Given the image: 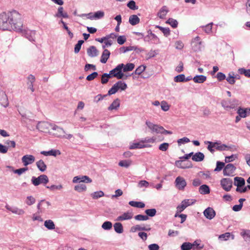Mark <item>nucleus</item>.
Listing matches in <instances>:
<instances>
[{"label": "nucleus", "mask_w": 250, "mask_h": 250, "mask_svg": "<svg viewBox=\"0 0 250 250\" xmlns=\"http://www.w3.org/2000/svg\"><path fill=\"white\" fill-rule=\"evenodd\" d=\"M35 203V199L32 196H29L27 197L26 203L30 206Z\"/></svg>", "instance_id": "64"}, {"label": "nucleus", "mask_w": 250, "mask_h": 250, "mask_svg": "<svg viewBox=\"0 0 250 250\" xmlns=\"http://www.w3.org/2000/svg\"><path fill=\"white\" fill-rule=\"evenodd\" d=\"M220 184L223 189L226 191H229L232 187V181L230 178H223L220 181Z\"/></svg>", "instance_id": "6"}, {"label": "nucleus", "mask_w": 250, "mask_h": 250, "mask_svg": "<svg viewBox=\"0 0 250 250\" xmlns=\"http://www.w3.org/2000/svg\"><path fill=\"white\" fill-rule=\"evenodd\" d=\"M135 220L138 221H146L149 218L147 215H144L142 214H138L134 217Z\"/></svg>", "instance_id": "54"}, {"label": "nucleus", "mask_w": 250, "mask_h": 250, "mask_svg": "<svg viewBox=\"0 0 250 250\" xmlns=\"http://www.w3.org/2000/svg\"><path fill=\"white\" fill-rule=\"evenodd\" d=\"M208 144L209 145L208 146V149L211 152L213 153L214 152V150L213 148H215L216 145H217V143H212L211 142H207Z\"/></svg>", "instance_id": "55"}, {"label": "nucleus", "mask_w": 250, "mask_h": 250, "mask_svg": "<svg viewBox=\"0 0 250 250\" xmlns=\"http://www.w3.org/2000/svg\"><path fill=\"white\" fill-rule=\"evenodd\" d=\"M151 229V228L150 227V225H136L134 226H132L130 228V231L131 232H135L137 231H140V230H145V231H149Z\"/></svg>", "instance_id": "9"}, {"label": "nucleus", "mask_w": 250, "mask_h": 250, "mask_svg": "<svg viewBox=\"0 0 250 250\" xmlns=\"http://www.w3.org/2000/svg\"><path fill=\"white\" fill-rule=\"evenodd\" d=\"M127 6L131 10H137L138 9V6H136L135 2L133 0L129 1L127 4Z\"/></svg>", "instance_id": "52"}, {"label": "nucleus", "mask_w": 250, "mask_h": 250, "mask_svg": "<svg viewBox=\"0 0 250 250\" xmlns=\"http://www.w3.org/2000/svg\"><path fill=\"white\" fill-rule=\"evenodd\" d=\"M250 110V109H248V108L243 109L242 108H239L237 111V113L240 117L245 118L247 116V113L248 112L249 113Z\"/></svg>", "instance_id": "31"}, {"label": "nucleus", "mask_w": 250, "mask_h": 250, "mask_svg": "<svg viewBox=\"0 0 250 250\" xmlns=\"http://www.w3.org/2000/svg\"><path fill=\"white\" fill-rule=\"evenodd\" d=\"M199 192L201 194H208L209 193V188L208 186L206 185H203L200 187Z\"/></svg>", "instance_id": "38"}, {"label": "nucleus", "mask_w": 250, "mask_h": 250, "mask_svg": "<svg viewBox=\"0 0 250 250\" xmlns=\"http://www.w3.org/2000/svg\"><path fill=\"white\" fill-rule=\"evenodd\" d=\"M202 42L199 37L197 36L192 41V46L194 50L197 51L200 50Z\"/></svg>", "instance_id": "14"}, {"label": "nucleus", "mask_w": 250, "mask_h": 250, "mask_svg": "<svg viewBox=\"0 0 250 250\" xmlns=\"http://www.w3.org/2000/svg\"><path fill=\"white\" fill-rule=\"evenodd\" d=\"M35 35L36 32L31 30H27L25 33V37L31 42H35Z\"/></svg>", "instance_id": "23"}, {"label": "nucleus", "mask_w": 250, "mask_h": 250, "mask_svg": "<svg viewBox=\"0 0 250 250\" xmlns=\"http://www.w3.org/2000/svg\"><path fill=\"white\" fill-rule=\"evenodd\" d=\"M236 167L233 164H229L223 169V174L225 176H233Z\"/></svg>", "instance_id": "8"}, {"label": "nucleus", "mask_w": 250, "mask_h": 250, "mask_svg": "<svg viewBox=\"0 0 250 250\" xmlns=\"http://www.w3.org/2000/svg\"><path fill=\"white\" fill-rule=\"evenodd\" d=\"M174 80L175 82H184L186 80L185 76L184 74H180L174 77Z\"/></svg>", "instance_id": "47"}, {"label": "nucleus", "mask_w": 250, "mask_h": 250, "mask_svg": "<svg viewBox=\"0 0 250 250\" xmlns=\"http://www.w3.org/2000/svg\"><path fill=\"white\" fill-rule=\"evenodd\" d=\"M194 246H199V244L197 243L196 241H195L193 244L189 242L184 243L181 247L182 250H190L192 249V247Z\"/></svg>", "instance_id": "21"}, {"label": "nucleus", "mask_w": 250, "mask_h": 250, "mask_svg": "<svg viewBox=\"0 0 250 250\" xmlns=\"http://www.w3.org/2000/svg\"><path fill=\"white\" fill-rule=\"evenodd\" d=\"M145 213L148 217H153L156 215V210L155 208L147 209L145 210Z\"/></svg>", "instance_id": "48"}, {"label": "nucleus", "mask_w": 250, "mask_h": 250, "mask_svg": "<svg viewBox=\"0 0 250 250\" xmlns=\"http://www.w3.org/2000/svg\"><path fill=\"white\" fill-rule=\"evenodd\" d=\"M140 22V19L136 15H132L129 17V22L132 25H135L139 23Z\"/></svg>", "instance_id": "26"}, {"label": "nucleus", "mask_w": 250, "mask_h": 250, "mask_svg": "<svg viewBox=\"0 0 250 250\" xmlns=\"http://www.w3.org/2000/svg\"><path fill=\"white\" fill-rule=\"evenodd\" d=\"M175 183L176 188L179 190H184L187 185V182L185 179L180 176L176 178Z\"/></svg>", "instance_id": "10"}, {"label": "nucleus", "mask_w": 250, "mask_h": 250, "mask_svg": "<svg viewBox=\"0 0 250 250\" xmlns=\"http://www.w3.org/2000/svg\"><path fill=\"white\" fill-rule=\"evenodd\" d=\"M120 100L118 99L115 100L108 107L109 110H116L120 106Z\"/></svg>", "instance_id": "28"}, {"label": "nucleus", "mask_w": 250, "mask_h": 250, "mask_svg": "<svg viewBox=\"0 0 250 250\" xmlns=\"http://www.w3.org/2000/svg\"><path fill=\"white\" fill-rule=\"evenodd\" d=\"M41 153L44 156L51 155L56 156L57 155H60L61 152L59 150L51 149L48 151H42Z\"/></svg>", "instance_id": "24"}, {"label": "nucleus", "mask_w": 250, "mask_h": 250, "mask_svg": "<svg viewBox=\"0 0 250 250\" xmlns=\"http://www.w3.org/2000/svg\"><path fill=\"white\" fill-rule=\"evenodd\" d=\"M238 71L239 74L244 75L246 77L250 78V69L241 68L238 70Z\"/></svg>", "instance_id": "41"}, {"label": "nucleus", "mask_w": 250, "mask_h": 250, "mask_svg": "<svg viewBox=\"0 0 250 250\" xmlns=\"http://www.w3.org/2000/svg\"><path fill=\"white\" fill-rule=\"evenodd\" d=\"M193 81L195 83H203L207 80V77L204 75H196L193 79Z\"/></svg>", "instance_id": "27"}, {"label": "nucleus", "mask_w": 250, "mask_h": 250, "mask_svg": "<svg viewBox=\"0 0 250 250\" xmlns=\"http://www.w3.org/2000/svg\"><path fill=\"white\" fill-rule=\"evenodd\" d=\"M158 28L163 33L165 36L167 37L170 35V30L168 28H164L161 26H158Z\"/></svg>", "instance_id": "61"}, {"label": "nucleus", "mask_w": 250, "mask_h": 250, "mask_svg": "<svg viewBox=\"0 0 250 250\" xmlns=\"http://www.w3.org/2000/svg\"><path fill=\"white\" fill-rule=\"evenodd\" d=\"M87 53L89 56L94 57L98 55V51L94 46L89 47L87 50Z\"/></svg>", "instance_id": "20"}, {"label": "nucleus", "mask_w": 250, "mask_h": 250, "mask_svg": "<svg viewBox=\"0 0 250 250\" xmlns=\"http://www.w3.org/2000/svg\"><path fill=\"white\" fill-rule=\"evenodd\" d=\"M169 10L168 8L166 6H164L160 9L157 15L160 19H163L165 18Z\"/></svg>", "instance_id": "19"}, {"label": "nucleus", "mask_w": 250, "mask_h": 250, "mask_svg": "<svg viewBox=\"0 0 250 250\" xmlns=\"http://www.w3.org/2000/svg\"><path fill=\"white\" fill-rule=\"evenodd\" d=\"M145 66L140 65L135 70V74L137 75H140L143 72L145 71Z\"/></svg>", "instance_id": "63"}, {"label": "nucleus", "mask_w": 250, "mask_h": 250, "mask_svg": "<svg viewBox=\"0 0 250 250\" xmlns=\"http://www.w3.org/2000/svg\"><path fill=\"white\" fill-rule=\"evenodd\" d=\"M118 90H119L118 87L116 83L109 90V91L108 92V94L109 95L114 94L116 93L118 91Z\"/></svg>", "instance_id": "49"}, {"label": "nucleus", "mask_w": 250, "mask_h": 250, "mask_svg": "<svg viewBox=\"0 0 250 250\" xmlns=\"http://www.w3.org/2000/svg\"><path fill=\"white\" fill-rule=\"evenodd\" d=\"M169 146L168 143H164L159 146V149L162 151H166L167 150Z\"/></svg>", "instance_id": "58"}, {"label": "nucleus", "mask_w": 250, "mask_h": 250, "mask_svg": "<svg viewBox=\"0 0 250 250\" xmlns=\"http://www.w3.org/2000/svg\"><path fill=\"white\" fill-rule=\"evenodd\" d=\"M92 181L91 179L87 176H82V177L75 176L73 179V182L74 183H77L79 182L90 183Z\"/></svg>", "instance_id": "13"}, {"label": "nucleus", "mask_w": 250, "mask_h": 250, "mask_svg": "<svg viewBox=\"0 0 250 250\" xmlns=\"http://www.w3.org/2000/svg\"><path fill=\"white\" fill-rule=\"evenodd\" d=\"M110 55V51L108 50L105 49L102 53L100 60L101 62L103 63H106L109 58Z\"/></svg>", "instance_id": "22"}, {"label": "nucleus", "mask_w": 250, "mask_h": 250, "mask_svg": "<svg viewBox=\"0 0 250 250\" xmlns=\"http://www.w3.org/2000/svg\"><path fill=\"white\" fill-rule=\"evenodd\" d=\"M9 12H3L0 15V29L5 30L10 29Z\"/></svg>", "instance_id": "2"}, {"label": "nucleus", "mask_w": 250, "mask_h": 250, "mask_svg": "<svg viewBox=\"0 0 250 250\" xmlns=\"http://www.w3.org/2000/svg\"><path fill=\"white\" fill-rule=\"evenodd\" d=\"M36 165L38 168L41 171H44L46 169V165L45 164L44 162L42 160H40L36 163Z\"/></svg>", "instance_id": "32"}, {"label": "nucleus", "mask_w": 250, "mask_h": 250, "mask_svg": "<svg viewBox=\"0 0 250 250\" xmlns=\"http://www.w3.org/2000/svg\"><path fill=\"white\" fill-rule=\"evenodd\" d=\"M44 203L47 208L50 206V204L48 202H45L44 200H42L38 205V209L39 212H42L44 211V209L42 207V204Z\"/></svg>", "instance_id": "44"}, {"label": "nucleus", "mask_w": 250, "mask_h": 250, "mask_svg": "<svg viewBox=\"0 0 250 250\" xmlns=\"http://www.w3.org/2000/svg\"><path fill=\"white\" fill-rule=\"evenodd\" d=\"M132 164V161L130 160H125L120 161L119 163V165L122 167L126 168L128 167Z\"/></svg>", "instance_id": "35"}, {"label": "nucleus", "mask_w": 250, "mask_h": 250, "mask_svg": "<svg viewBox=\"0 0 250 250\" xmlns=\"http://www.w3.org/2000/svg\"><path fill=\"white\" fill-rule=\"evenodd\" d=\"M245 184V179L240 177H235L234 178V185L237 186V188L242 187Z\"/></svg>", "instance_id": "18"}, {"label": "nucleus", "mask_w": 250, "mask_h": 250, "mask_svg": "<svg viewBox=\"0 0 250 250\" xmlns=\"http://www.w3.org/2000/svg\"><path fill=\"white\" fill-rule=\"evenodd\" d=\"M204 214L207 219L211 220L215 217L216 213L212 208L208 207L204 210Z\"/></svg>", "instance_id": "15"}, {"label": "nucleus", "mask_w": 250, "mask_h": 250, "mask_svg": "<svg viewBox=\"0 0 250 250\" xmlns=\"http://www.w3.org/2000/svg\"><path fill=\"white\" fill-rule=\"evenodd\" d=\"M53 130L56 131L54 133L55 135L58 137H64L65 131L62 128L58 126V125L53 124L52 126Z\"/></svg>", "instance_id": "16"}, {"label": "nucleus", "mask_w": 250, "mask_h": 250, "mask_svg": "<svg viewBox=\"0 0 250 250\" xmlns=\"http://www.w3.org/2000/svg\"><path fill=\"white\" fill-rule=\"evenodd\" d=\"M195 202V200H190V199H186L183 200L182 203L184 204V205L185 206L186 208L188 207V206L192 205L193 203H194Z\"/></svg>", "instance_id": "57"}, {"label": "nucleus", "mask_w": 250, "mask_h": 250, "mask_svg": "<svg viewBox=\"0 0 250 250\" xmlns=\"http://www.w3.org/2000/svg\"><path fill=\"white\" fill-rule=\"evenodd\" d=\"M123 66V63L119 64L116 68L110 71V74H112L113 77L118 79H122L124 76V74L122 72Z\"/></svg>", "instance_id": "5"}, {"label": "nucleus", "mask_w": 250, "mask_h": 250, "mask_svg": "<svg viewBox=\"0 0 250 250\" xmlns=\"http://www.w3.org/2000/svg\"><path fill=\"white\" fill-rule=\"evenodd\" d=\"M166 23L170 24L173 28H176L178 25L177 21L172 18H169L166 21Z\"/></svg>", "instance_id": "45"}, {"label": "nucleus", "mask_w": 250, "mask_h": 250, "mask_svg": "<svg viewBox=\"0 0 250 250\" xmlns=\"http://www.w3.org/2000/svg\"><path fill=\"white\" fill-rule=\"evenodd\" d=\"M205 156L202 152H199L196 153L194 155H192V160L196 162H200L204 160Z\"/></svg>", "instance_id": "25"}, {"label": "nucleus", "mask_w": 250, "mask_h": 250, "mask_svg": "<svg viewBox=\"0 0 250 250\" xmlns=\"http://www.w3.org/2000/svg\"><path fill=\"white\" fill-rule=\"evenodd\" d=\"M104 196V193L102 191H96L91 194V196L93 199H97Z\"/></svg>", "instance_id": "40"}, {"label": "nucleus", "mask_w": 250, "mask_h": 250, "mask_svg": "<svg viewBox=\"0 0 250 250\" xmlns=\"http://www.w3.org/2000/svg\"><path fill=\"white\" fill-rule=\"evenodd\" d=\"M44 226L48 229H54L55 228V224L51 220L45 221Z\"/></svg>", "instance_id": "34"}, {"label": "nucleus", "mask_w": 250, "mask_h": 250, "mask_svg": "<svg viewBox=\"0 0 250 250\" xmlns=\"http://www.w3.org/2000/svg\"><path fill=\"white\" fill-rule=\"evenodd\" d=\"M133 214L132 212H126L124 213L122 215L119 216L117 219L116 221H122L126 220H129L132 218Z\"/></svg>", "instance_id": "17"}, {"label": "nucleus", "mask_w": 250, "mask_h": 250, "mask_svg": "<svg viewBox=\"0 0 250 250\" xmlns=\"http://www.w3.org/2000/svg\"><path fill=\"white\" fill-rule=\"evenodd\" d=\"M135 65L133 63H128L125 65H124L123 71L124 72H127L132 70L134 68Z\"/></svg>", "instance_id": "43"}, {"label": "nucleus", "mask_w": 250, "mask_h": 250, "mask_svg": "<svg viewBox=\"0 0 250 250\" xmlns=\"http://www.w3.org/2000/svg\"><path fill=\"white\" fill-rule=\"evenodd\" d=\"M225 167V163L220 161H217L216 163V167L214 169L215 171H220L223 167Z\"/></svg>", "instance_id": "51"}, {"label": "nucleus", "mask_w": 250, "mask_h": 250, "mask_svg": "<svg viewBox=\"0 0 250 250\" xmlns=\"http://www.w3.org/2000/svg\"><path fill=\"white\" fill-rule=\"evenodd\" d=\"M87 187L85 185L83 184H81L77 185H76L74 187V189L79 192H81L83 191H84L86 190Z\"/></svg>", "instance_id": "33"}, {"label": "nucleus", "mask_w": 250, "mask_h": 250, "mask_svg": "<svg viewBox=\"0 0 250 250\" xmlns=\"http://www.w3.org/2000/svg\"><path fill=\"white\" fill-rule=\"evenodd\" d=\"M56 17H62L64 18H68V15L66 12H63V8L62 7H59L58 9V13L56 15Z\"/></svg>", "instance_id": "30"}, {"label": "nucleus", "mask_w": 250, "mask_h": 250, "mask_svg": "<svg viewBox=\"0 0 250 250\" xmlns=\"http://www.w3.org/2000/svg\"><path fill=\"white\" fill-rule=\"evenodd\" d=\"M156 140V137H152L151 138L147 137L142 140L143 143L145 144H153L155 142Z\"/></svg>", "instance_id": "42"}, {"label": "nucleus", "mask_w": 250, "mask_h": 250, "mask_svg": "<svg viewBox=\"0 0 250 250\" xmlns=\"http://www.w3.org/2000/svg\"><path fill=\"white\" fill-rule=\"evenodd\" d=\"M241 235L245 239L246 241H250V230H243L241 232Z\"/></svg>", "instance_id": "39"}, {"label": "nucleus", "mask_w": 250, "mask_h": 250, "mask_svg": "<svg viewBox=\"0 0 250 250\" xmlns=\"http://www.w3.org/2000/svg\"><path fill=\"white\" fill-rule=\"evenodd\" d=\"M149 186V183L146 180H141L140 181L138 184V186L140 188H142L143 187L147 188Z\"/></svg>", "instance_id": "60"}, {"label": "nucleus", "mask_w": 250, "mask_h": 250, "mask_svg": "<svg viewBox=\"0 0 250 250\" xmlns=\"http://www.w3.org/2000/svg\"><path fill=\"white\" fill-rule=\"evenodd\" d=\"M31 181L35 186H37L40 184H46L49 182V179L46 175L42 174L38 177H32Z\"/></svg>", "instance_id": "3"}, {"label": "nucleus", "mask_w": 250, "mask_h": 250, "mask_svg": "<svg viewBox=\"0 0 250 250\" xmlns=\"http://www.w3.org/2000/svg\"><path fill=\"white\" fill-rule=\"evenodd\" d=\"M104 15L103 11H98L93 14L94 19H100L102 18Z\"/></svg>", "instance_id": "53"}, {"label": "nucleus", "mask_w": 250, "mask_h": 250, "mask_svg": "<svg viewBox=\"0 0 250 250\" xmlns=\"http://www.w3.org/2000/svg\"><path fill=\"white\" fill-rule=\"evenodd\" d=\"M83 40H80L78 41V43L75 45V48H74V52L75 53H78L81 48V46L82 44L83 43Z\"/></svg>", "instance_id": "56"}, {"label": "nucleus", "mask_w": 250, "mask_h": 250, "mask_svg": "<svg viewBox=\"0 0 250 250\" xmlns=\"http://www.w3.org/2000/svg\"><path fill=\"white\" fill-rule=\"evenodd\" d=\"M35 158L33 155H25L21 158V161L24 166L32 164L35 162Z\"/></svg>", "instance_id": "12"}, {"label": "nucleus", "mask_w": 250, "mask_h": 250, "mask_svg": "<svg viewBox=\"0 0 250 250\" xmlns=\"http://www.w3.org/2000/svg\"><path fill=\"white\" fill-rule=\"evenodd\" d=\"M151 145L149 144H145L143 143V140L136 143H132L129 146L130 149H134L138 148H143L145 147H151Z\"/></svg>", "instance_id": "11"}, {"label": "nucleus", "mask_w": 250, "mask_h": 250, "mask_svg": "<svg viewBox=\"0 0 250 250\" xmlns=\"http://www.w3.org/2000/svg\"><path fill=\"white\" fill-rule=\"evenodd\" d=\"M227 81L230 84H234L235 83L234 74L233 73H229L226 78Z\"/></svg>", "instance_id": "37"}, {"label": "nucleus", "mask_w": 250, "mask_h": 250, "mask_svg": "<svg viewBox=\"0 0 250 250\" xmlns=\"http://www.w3.org/2000/svg\"><path fill=\"white\" fill-rule=\"evenodd\" d=\"M10 29L16 31L22 30L23 23L21 20V16L16 11L9 12Z\"/></svg>", "instance_id": "1"}, {"label": "nucleus", "mask_w": 250, "mask_h": 250, "mask_svg": "<svg viewBox=\"0 0 250 250\" xmlns=\"http://www.w3.org/2000/svg\"><path fill=\"white\" fill-rule=\"evenodd\" d=\"M129 205L132 207L138 208H143L145 206V204L141 202H137L134 201H131L129 202Z\"/></svg>", "instance_id": "29"}, {"label": "nucleus", "mask_w": 250, "mask_h": 250, "mask_svg": "<svg viewBox=\"0 0 250 250\" xmlns=\"http://www.w3.org/2000/svg\"><path fill=\"white\" fill-rule=\"evenodd\" d=\"M115 231L118 233H121L123 232V227L121 223H116L114 225Z\"/></svg>", "instance_id": "36"}, {"label": "nucleus", "mask_w": 250, "mask_h": 250, "mask_svg": "<svg viewBox=\"0 0 250 250\" xmlns=\"http://www.w3.org/2000/svg\"><path fill=\"white\" fill-rule=\"evenodd\" d=\"M12 212L18 215H22L24 213V211L22 209H19L17 208H13Z\"/></svg>", "instance_id": "62"}, {"label": "nucleus", "mask_w": 250, "mask_h": 250, "mask_svg": "<svg viewBox=\"0 0 250 250\" xmlns=\"http://www.w3.org/2000/svg\"><path fill=\"white\" fill-rule=\"evenodd\" d=\"M146 124L153 133L161 134L162 133V130H164V128L163 127L157 125L153 124L149 121H146Z\"/></svg>", "instance_id": "7"}, {"label": "nucleus", "mask_w": 250, "mask_h": 250, "mask_svg": "<svg viewBox=\"0 0 250 250\" xmlns=\"http://www.w3.org/2000/svg\"><path fill=\"white\" fill-rule=\"evenodd\" d=\"M116 84L118 87L119 89H121L122 90H124L127 87V85L126 84V83L122 81H119L116 83Z\"/></svg>", "instance_id": "59"}, {"label": "nucleus", "mask_w": 250, "mask_h": 250, "mask_svg": "<svg viewBox=\"0 0 250 250\" xmlns=\"http://www.w3.org/2000/svg\"><path fill=\"white\" fill-rule=\"evenodd\" d=\"M53 125V124L46 122H40L38 123L36 127L41 132L48 133L51 129H52Z\"/></svg>", "instance_id": "4"}, {"label": "nucleus", "mask_w": 250, "mask_h": 250, "mask_svg": "<svg viewBox=\"0 0 250 250\" xmlns=\"http://www.w3.org/2000/svg\"><path fill=\"white\" fill-rule=\"evenodd\" d=\"M112 224L111 222L109 221H105L104 222L102 226V228L104 230H109L112 228Z\"/></svg>", "instance_id": "46"}, {"label": "nucleus", "mask_w": 250, "mask_h": 250, "mask_svg": "<svg viewBox=\"0 0 250 250\" xmlns=\"http://www.w3.org/2000/svg\"><path fill=\"white\" fill-rule=\"evenodd\" d=\"M118 90H119L118 87L116 83L109 90V91L108 92V94L109 95L114 94L116 93L118 91Z\"/></svg>", "instance_id": "50"}]
</instances>
